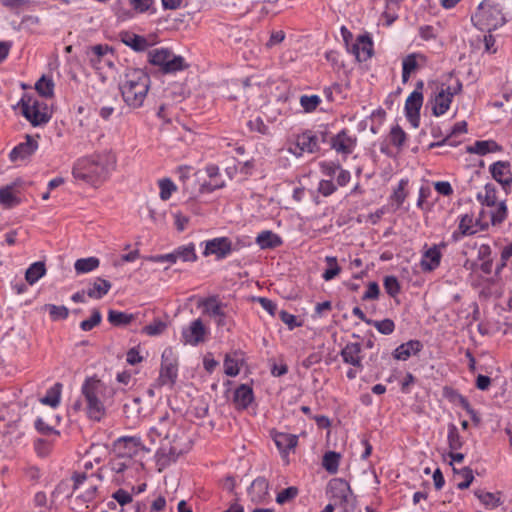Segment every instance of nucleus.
<instances>
[{
    "label": "nucleus",
    "instance_id": "774afa93",
    "mask_svg": "<svg viewBox=\"0 0 512 512\" xmlns=\"http://www.w3.org/2000/svg\"><path fill=\"white\" fill-rule=\"evenodd\" d=\"M166 327L167 325L165 322L159 319H155L152 323L144 327V332L149 336H156L161 334L166 329Z\"/></svg>",
    "mask_w": 512,
    "mask_h": 512
},
{
    "label": "nucleus",
    "instance_id": "bb28decb",
    "mask_svg": "<svg viewBox=\"0 0 512 512\" xmlns=\"http://www.w3.org/2000/svg\"><path fill=\"white\" fill-rule=\"evenodd\" d=\"M255 242L260 249L267 250L280 247L283 244V239L271 230H264L257 235Z\"/></svg>",
    "mask_w": 512,
    "mask_h": 512
},
{
    "label": "nucleus",
    "instance_id": "ddd939ff",
    "mask_svg": "<svg viewBox=\"0 0 512 512\" xmlns=\"http://www.w3.org/2000/svg\"><path fill=\"white\" fill-rule=\"evenodd\" d=\"M352 338L357 339L356 342H347L340 351V356L345 364L351 365L358 370L363 371L362 363V344L360 335L353 333Z\"/></svg>",
    "mask_w": 512,
    "mask_h": 512
},
{
    "label": "nucleus",
    "instance_id": "4c0bfd02",
    "mask_svg": "<svg viewBox=\"0 0 512 512\" xmlns=\"http://www.w3.org/2000/svg\"><path fill=\"white\" fill-rule=\"evenodd\" d=\"M21 200L14 194V185L0 187V204L5 208L18 206Z\"/></svg>",
    "mask_w": 512,
    "mask_h": 512
},
{
    "label": "nucleus",
    "instance_id": "f704fd0d",
    "mask_svg": "<svg viewBox=\"0 0 512 512\" xmlns=\"http://www.w3.org/2000/svg\"><path fill=\"white\" fill-rule=\"evenodd\" d=\"M175 255L178 260L182 262H196L198 260V256L196 253V246L193 242H190L185 245H180L174 249Z\"/></svg>",
    "mask_w": 512,
    "mask_h": 512
},
{
    "label": "nucleus",
    "instance_id": "bf43d9fd",
    "mask_svg": "<svg viewBox=\"0 0 512 512\" xmlns=\"http://www.w3.org/2000/svg\"><path fill=\"white\" fill-rule=\"evenodd\" d=\"M247 127L251 132H257L262 135L269 134V127L264 123L262 117L260 116H257L254 119H250L247 122Z\"/></svg>",
    "mask_w": 512,
    "mask_h": 512
},
{
    "label": "nucleus",
    "instance_id": "9d476101",
    "mask_svg": "<svg viewBox=\"0 0 512 512\" xmlns=\"http://www.w3.org/2000/svg\"><path fill=\"white\" fill-rule=\"evenodd\" d=\"M225 307H227V304L222 303L218 295L202 298L198 302V308L202 309V313L215 318V324L219 328L227 325V313L224 311Z\"/></svg>",
    "mask_w": 512,
    "mask_h": 512
},
{
    "label": "nucleus",
    "instance_id": "6e6d98bb",
    "mask_svg": "<svg viewBox=\"0 0 512 512\" xmlns=\"http://www.w3.org/2000/svg\"><path fill=\"white\" fill-rule=\"evenodd\" d=\"M33 505L36 508H41L40 512H51L53 506L44 491H38L34 494Z\"/></svg>",
    "mask_w": 512,
    "mask_h": 512
},
{
    "label": "nucleus",
    "instance_id": "338daca9",
    "mask_svg": "<svg viewBox=\"0 0 512 512\" xmlns=\"http://www.w3.org/2000/svg\"><path fill=\"white\" fill-rule=\"evenodd\" d=\"M507 213H508V210H507L506 203H505V201H501L498 204V207L496 208V210L494 212H492V214H491L492 224L496 225V224L502 223L506 219Z\"/></svg>",
    "mask_w": 512,
    "mask_h": 512
},
{
    "label": "nucleus",
    "instance_id": "39448f33",
    "mask_svg": "<svg viewBox=\"0 0 512 512\" xmlns=\"http://www.w3.org/2000/svg\"><path fill=\"white\" fill-rule=\"evenodd\" d=\"M148 62L159 68L162 74H175L188 68L185 58L169 48H155L148 52Z\"/></svg>",
    "mask_w": 512,
    "mask_h": 512
},
{
    "label": "nucleus",
    "instance_id": "393cba45",
    "mask_svg": "<svg viewBox=\"0 0 512 512\" xmlns=\"http://www.w3.org/2000/svg\"><path fill=\"white\" fill-rule=\"evenodd\" d=\"M442 254L439 246L433 245L426 250L420 261V267L423 272H432L440 266Z\"/></svg>",
    "mask_w": 512,
    "mask_h": 512
},
{
    "label": "nucleus",
    "instance_id": "c756f323",
    "mask_svg": "<svg viewBox=\"0 0 512 512\" xmlns=\"http://www.w3.org/2000/svg\"><path fill=\"white\" fill-rule=\"evenodd\" d=\"M121 40L126 46L136 52H143L149 47V43L144 36L132 32H124Z\"/></svg>",
    "mask_w": 512,
    "mask_h": 512
},
{
    "label": "nucleus",
    "instance_id": "13d9d810",
    "mask_svg": "<svg viewBox=\"0 0 512 512\" xmlns=\"http://www.w3.org/2000/svg\"><path fill=\"white\" fill-rule=\"evenodd\" d=\"M102 321V314L98 309H93L89 319L81 321L80 328L83 331H91L94 327L99 325Z\"/></svg>",
    "mask_w": 512,
    "mask_h": 512
},
{
    "label": "nucleus",
    "instance_id": "864d4df0",
    "mask_svg": "<svg viewBox=\"0 0 512 512\" xmlns=\"http://www.w3.org/2000/svg\"><path fill=\"white\" fill-rule=\"evenodd\" d=\"M369 325L374 326L377 329V331L383 335H390L395 330V323L393 320L389 318L380 321L371 319Z\"/></svg>",
    "mask_w": 512,
    "mask_h": 512
},
{
    "label": "nucleus",
    "instance_id": "e433bc0d",
    "mask_svg": "<svg viewBox=\"0 0 512 512\" xmlns=\"http://www.w3.org/2000/svg\"><path fill=\"white\" fill-rule=\"evenodd\" d=\"M484 190H485L484 194L479 192L476 195L477 201L482 206L494 207L496 205V203H497V196H496L497 189H496V186L493 183L489 182V183L485 184Z\"/></svg>",
    "mask_w": 512,
    "mask_h": 512
},
{
    "label": "nucleus",
    "instance_id": "69168bd1",
    "mask_svg": "<svg viewBox=\"0 0 512 512\" xmlns=\"http://www.w3.org/2000/svg\"><path fill=\"white\" fill-rule=\"evenodd\" d=\"M340 52L336 50H328L325 52V59L331 64L333 69L339 71L345 67L344 62L340 59Z\"/></svg>",
    "mask_w": 512,
    "mask_h": 512
},
{
    "label": "nucleus",
    "instance_id": "473e14b6",
    "mask_svg": "<svg viewBox=\"0 0 512 512\" xmlns=\"http://www.w3.org/2000/svg\"><path fill=\"white\" fill-rule=\"evenodd\" d=\"M46 274V266L43 261L32 263L25 272V280L28 284L33 285L38 282Z\"/></svg>",
    "mask_w": 512,
    "mask_h": 512
},
{
    "label": "nucleus",
    "instance_id": "4d7b16f0",
    "mask_svg": "<svg viewBox=\"0 0 512 512\" xmlns=\"http://www.w3.org/2000/svg\"><path fill=\"white\" fill-rule=\"evenodd\" d=\"M455 473H459L463 477V481L457 484L459 490H465L469 488L474 480L473 470L470 467H463L460 470L453 468Z\"/></svg>",
    "mask_w": 512,
    "mask_h": 512
},
{
    "label": "nucleus",
    "instance_id": "7ed1b4c3",
    "mask_svg": "<svg viewBox=\"0 0 512 512\" xmlns=\"http://www.w3.org/2000/svg\"><path fill=\"white\" fill-rule=\"evenodd\" d=\"M105 384L96 376L86 377L81 386V395L86 404V414L90 420L100 422L106 414L104 402L101 399Z\"/></svg>",
    "mask_w": 512,
    "mask_h": 512
},
{
    "label": "nucleus",
    "instance_id": "3c124183",
    "mask_svg": "<svg viewBox=\"0 0 512 512\" xmlns=\"http://www.w3.org/2000/svg\"><path fill=\"white\" fill-rule=\"evenodd\" d=\"M383 286L386 293L393 298L396 297L401 291L400 282L394 275L385 276L383 279Z\"/></svg>",
    "mask_w": 512,
    "mask_h": 512
},
{
    "label": "nucleus",
    "instance_id": "5701e85b",
    "mask_svg": "<svg viewBox=\"0 0 512 512\" xmlns=\"http://www.w3.org/2000/svg\"><path fill=\"white\" fill-rule=\"evenodd\" d=\"M423 349V343L417 339H411L396 347L392 353L393 358L400 361L408 360L412 355H417Z\"/></svg>",
    "mask_w": 512,
    "mask_h": 512
},
{
    "label": "nucleus",
    "instance_id": "ea45409f",
    "mask_svg": "<svg viewBox=\"0 0 512 512\" xmlns=\"http://www.w3.org/2000/svg\"><path fill=\"white\" fill-rule=\"evenodd\" d=\"M241 354L242 353L240 351H235L233 353V355H231V354L225 355L223 365H224V373L227 376L235 377L239 374V372H240L239 363L243 359L238 358V356Z\"/></svg>",
    "mask_w": 512,
    "mask_h": 512
},
{
    "label": "nucleus",
    "instance_id": "37998d69",
    "mask_svg": "<svg viewBox=\"0 0 512 512\" xmlns=\"http://www.w3.org/2000/svg\"><path fill=\"white\" fill-rule=\"evenodd\" d=\"M0 3L15 15L29 10L33 4L32 0H0Z\"/></svg>",
    "mask_w": 512,
    "mask_h": 512
},
{
    "label": "nucleus",
    "instance_id": "0e129e2a",
    "mask_svg": "<svg viewBox=\"0 0 512 512\" xmlns=\"http://www.w3.org/2000/svg\"><path fill=\"white\" fill-rule=\"evenodd\" d=\"M34 427L39 434L49 436L51 434L59 435L60 432L54 427L47 424L41 417H37L34 422Z\"/></svg>",
    "mask_w": 512,
    "mask_h": 512
},
{
    "label": "nucleus",
    "instance_id": "4468645a",
    "mask_svg": "<svg viewBox=\"0 0 512 512\" xmlns=\"http://www.w3.org/2000/svg\"><path fill=\"white\" fill-rule=\"evenodd\" d=\"M356 146L357 137L350 134L347 128H343L337 134H334L330 149L346 157L354 152Z\"/></svg>",
    "mask_w": 512,
    "mask_h": 512
},
{
    "label": "nucleus",
    "instance_id": "4be33fe9",
    "mask_svg": "<svg viewBox=\"0 0 512 512\" xmlns=\"http://www.w3.org/2000/svg\"><path fill=\"white\" fill-rule=\"evenodd\" d=\"M452 101L451 98L444 95V91H437L430 95L426 107H431L433 116L440 117L450 109Z\"/></svg>",
    "mask_w": 512,
    "mask_h": 512
},
{
    "label": "nucleus",
    "instance_id": "2eb2a0df",
    "mask_svg": "<svg viewBox=\"0 0 512 512\" xmlns=\"http://www.w3.org/2000/svg\"><path fill=\"white\" fill-rule=\"evenodd\" d=\"M424 101L423 94L418 92H411L407 97L404 105V114L407 121L413 128H418L420 125V110Z\"/></svg>",
    "mask_w": 512,
    "mask_h": 512
},
{
    "label": "nucleus",
    "instance_id": "b1692460",
    "mask_svg": "<svg viewBox=\"0 0 512 512\" xmlns=\"http://www.w3.org/2000/svg\"><path fill=\"white\" fill-rule=\"evenodd\" d=\"M254 399L253 389L248 384H241L234 391L233 402L238 410L247 409Z\"/></svg>",
    "mask_w": 512,
    "mask_h": 512
},
{
    "label": "nucleus",
    "instance_id": "a211bd4d",
    "mask_svg": "<svg viewBox=\"0 0 512 512\" xmlns=\"http://www.w3.org/2000/svg\"><path fill=\"white\" fill-rule=\"evenodd\" d=\"M39 144L31 135L25 136V141L20 142L9 153L12 162L23 161L30 158L38 150Z\"/></svg>",
    "mask_w": 512,
    "mask_h": 512
},
{
    "label": "nucleus",
    "instance_id": "a19ab883",
    "mask_svg": "<svg viewBox=\"0 0 512 512\" xmlns=\"http://www.w3.org/2000/svg\"><path fill=\"white\" fill-rule=\"evenodd\" d=\"M99 264L100 260L95 256L80 258L75 261L74 269L78 275L86 274L97 269Z\"/></svg>",
    "mask_w": 512,
    "mask_h": 512
},
{
    "label": "nucleus",
    "instance_id": "423d86ee",
    "mask_svg": "<svg viewBox=\"0 0 512 512\" xmlns=\"http://www.w3.org/2000/svg\"><path fill=\"white\" fill-rule=\"evenodd\" d=\"M17 106L21 107L22 115L33 127L43 126L52 118L47 104H43V111H40V101L29 94H23Z\"/></svg>",
    "mask_w": 512,
    "mask_h": 512
},
{
    "label": "nucleus",
    "instance_id": "412c9836",
    "mask_svg": "<svg viewBox=\"0 0 512 512\" xmlns=\"http://www.w3.org/2000/svg\"><path fill=\"white\" fill-rule=\"evenodd\" d=\"M141 440L135 436H123L114 442V449L119 457H132L137 454Z\"/></svg>",
    "mask_w": 512,
    "mask_h": 512
},
{
    "label": "nucleus",
    "instance_id": "c85d7f7f",
    "mask_svg": "<svg viewBox=\"0 0 512 512\" xmlns=\"http://www.w3.org/2000/svg\"><path fill=\"white\" fill-rule=\"evenodd\" d=\"M112 284L110 281L103 278H96L93 283H90L86 289L87 296L92 299H102L111 289Z\"/></svg>",
    "mask_w": 512,
    "mask_h": 512
},
{
    "label": "nucleus",
    "instance_id": "6e6552de",
    "mask_svg": "<svg viewBox=\"0 0 512 512\" xmlns=\"http://www.w3.org/2000/svg\"><path fill=\"white\" fill-rule=\"evenodd\" d=\"M178 378V359L174 355L173 349L167 347L161 355V367L157 379L160 386H169L172 388Z\"/></svg>",
    "mask_w": 512,
    "mask_h": 512
},
{
    "label": "nucleus",
    "instance_id": "5fc2aeb1",
    "mask_svg": "<svg viewBox=\"0 0 512 512\" xmlns=\"http://www.w3.org/2000/svg\"><path fill=\"white\" fill-rule=\"evenodd\" d=\"M408 185V179H401L398 186L394 189L391 199L396 203L397 208L401 207L406 199L405 187Z\"/></svg>",
    "mask_w": 512,
    "mask_h": 512
},
{
    "label": "nucleus",
    "instance_id": "0eeeda50",
    "mask_svg": "<svg viewBox=\"0 0 512 512\" xmlns=\"http://www.w3.org/2000/svg\"><path fill=\"white\" fill-rule=\"evenodd\" d=\"M200 245L204 246V250L202 252L204 257L214 255L215 259L218 261L226 259L233 252L239 251L242 247L239 241H237V243H233V241L226 236L215 237L202 241Z\"/></svg>",
    "mask_w": 512,
    "mask_h": 512
},
{
    "label": "nucleus",
    "instance_id": "6ab92c4d",
    "mask_svg": "<svg viewBox=\"0 0 512 512\" xmlns=\"http://www.w3.org/2000/svg\"><path fill=\"white\" fill-rule=\"evenodd\" d=\"M427 62V57L419 52L408 54L402 60V82L407 83L411 74L415 73Z\"/></svg>",
    "mask_w": 512,
    "mask_h": 512
},
{
    "label": "nucleus",
    "instance_id": "09e8293b",
    "mask_svg": "<svg viewBox=\"0 0 512 512\" xmlns=\"http://www.w3.org/2000/svg\"><path fill=\"white\" fill-rule=\"evenodd\" d=\"M45 309L48 311L52 321L65 320L69 316V309L64 305L47 304Z\"/></svg>",
    "mask_w": 512,
    "mask_h": 512
},
{
    "label": "nucleus",
    "instance_id": "f03ea898",
    "mask_svg": "<svg viewBox=\"0 0 512 512\" xmlns=\"http://www.w3.org/2000/svg\"><path fill=\"white\" fill-rule=\"evenodd\" d=\"M151 86L150 75L141 68L128 67L119 83L124 103L132 108H141Z\"/></svg>",
    "mask_w": 512,
    "mask_h": 512
},
{
    "label": "nucleus",
    "instance_id": "58836bf2",
    "mask_svg": "<svg viewBox=\"0 0 512 512\" xmlns=\"http://www.w3.org/2000/svg\"><path fill=\"white\" fill-rule=\"evenodd\" d=\"M55 84L50 76L42 75L35 83V90L44 98H52L54 96Z\"/></svg>",
    "mask_w": 512,
    "mask_h": 512
},
{
    "label": "nucleus",
    "instance_id": "603ef678",
    "mask_svg": "<svg viewBox=\"0 0 512 512\" xmlns=\"http://www.w3.org/2000/svg\"><path fill=\"white\" fill-rule=\"evenodd\" d=\"M320 103L321 98L318 95H302L300 97V105L306 113L315 111Z\"/></svg>",
    "mask_w": 512,
    "mask_h": 512
},
{
    "label": "nucleus",
    "instance_id": "cd10ccee",
    "mask_svg": "<svg viewBox=\"0 0 512 512\" xmlns=\"http://www.w3.org/2000/svg\"><path fill=\"white\" fill-rule=\"evenodd\" d=\"M475 497L485 506L486 509L493 510L503 504L501 500L502 493L500 491L496 493L486 492L482 489L474 490Z\"/></svg>",
    "mask_w": 512,
    "mask_h": 512
},
{
    "label": "nucleus",
    "instance_id": "7c9ffc66",
    "mask_svg": "<svg viewBox=\"0 0 512 512\" xmlns=\"http://www.w3.org/2000/svg\"><path fill=\"white\" fill-rule=\"evenodd\" d=\"M62 388L63 385L60 382H56L49 389H47L46 394L40 398V403L50 406L51 408H57L61 402Z\"/></svg>",
    "mask_w": 512,
    "mask_h": 512
},
{
    "label": "nucleus",
    "instance_id": "f8f14e48",
    "mask_svg": "<svg viewBox=\"0 0 512 512\" xmlns=\"http://www.w3.org/2000/svg\"><path fill=\"white\" fill-rule=\"evenodd\" d=\"M327 497L335 502V505L346 507L349 496L352 495L350 484L343 478L331 479L326 488Z\"/></svg>",
    "mask_w": 512,
    "mask_h": 512
},
{
    "label": "nucleus",
    "instance_id": "aec40b11",
    "mask_svg": "<svg viewBox=\"0 0 512 512\" xmlns=\"http://www.w3.org/2000/svg\"><path fill=\"white\" fill-rule=\"evenodd\" d=\"M272 437L283 459L288 458L290 452L298 445V436L295 434L275 432Z\"/></svg>",
    "mask_w": 512,
    "mask_h": 512
},
{
    "label": "nucleus",
    "instance_id": "2f4dec72",
    "mask_svg": "<svg viewBox=\"0 0 512 512\" xmlns=\"http://www.w3.org/2000/svg\"><path fill=\"white\" fill-rule=\"evenodd\" d=\"M107 319L109 323L115 327H125L135 319V315L132 313L110 309L108 311Z\"/></svg>",
    "mask_w": 512,
    "mask_h": 512
},
{
    "label": "nucleus",
    "instance_id": "c9c22d12",
    "mask_svg": "<svg viewBox=\"0 0 512 512\" xmlns=\"http://www.w3.org/2000/svg\"><path fill=\"white\" fill-rule=\"evenodd\" d=\"M447 443L451 451L460 450L465 443L454 423H448L447 425Z\"/></svg>",
    "mask_w": 512,
    "mask_h": 512
},
{
    "label": "nucleus",
    "instance_id": "e2e57ef3",
    "mask_svg": "<svg viewBox=\"0 0 512 512\" xmlns=\"http://www.w3.org/2000/svg\"><path fill=\"white\" fill-rule=\"evenodd\" d=\"M192 171L193 168L187 165L179 166L176 169V175L178 176L179 181L182 183L183 189L186 191L189 188L188 182L192 176Z\"/></svg>",
    "mask_w": 512,
    "mask_h": 512
},
{
    "label": "nucleus",
    "instance_id": "a18cd8bd",
    "mask_svg": "<svg viewBox=\"0 0 512 512\" xmlns=\"http://www.w3.org/2000/svg\"><path fill=\"white\" fill-rule=\"evenodd\" d=\"M390 143L395 146L398 150H401L404 143L407 140L406 132L397 124L391 127L389 133Z\"/></svg>",
    "mask_w": 512,
    "mask_h": 512
},
{
    "label": "nucleus",
    "instance_id": "052dcab7",
    "mask_svg": "<svg viewBox=\"0 0 512 512\" xmlns=\"http://www.w3.org/2000/svg\"><path fill=\"white\" fill-rule=\"evenodd\" d=\"M298 495V488L294 486L287 487L279 492L276 496V502L283 505L293 500Z\"/></svg>",
    "mask_w": 512,
    "mask_h": 512
},
{
    "label": "nucleus",
    "instance_id": "de8ad7c7",
    "mask_svg": "<svg viewBox=\"0 0 512 512\" xmlns=\"http://www.w3.org/2000/svg\"><path fill=\"white\" fill-rule=\"evenodd\" d=\"M312 130L314 132V135L317 136V142L319 145L322 143L328 144L329 147L331 146L334 134L332 133L330 126L328 124H321L317 128Z\"/></svg>",
    "mask_w": 512,
    "mask_h": 512
},
{
    "label": "nucleus",
    "instance_id": "680f3d73",
    "mask_svg": "<svg viewBox=\"0 0 512 512\" xmlns=\"http://www.w3.org/2000/svg\"><path fill=\"white\" fill-rule=\"evenodd\" d=\"M154 0H130V5L138 13L150 12L154 13Z\"/></svg>",
    "mask_w": 512,
    "mask_h": 512
},
{
    "label": "nucleus",
    "instance_id": "49530a36",
    "mask_svg": "<svg viewBox=\"0 0 512 512\" xmlns=\"http://www.w3.org/2000/svg\"><path fill=\"white\" fill-rule=\"evenodd\" d=\"M361 62H365L373 56V41L368 34L359 35Z\"/></svg>",
    "mask_w": 512,
    "mask_h": 512
},
{
    "label": "nucleus",
    "instance_id": "8fccbe9b",
    "mask_svg": "<svg viewBox=\"0 0 512 512\" xmlns=\"http://www.w3.org/2000/svg\"><path fill=\"white\" fill-rule=\"evenodd\" d=\"M158 186L160 189V199L166 201L171 198L172 193L177 190V186L170 178H163L158 181Z\"/></svg>",
    "mask_w": 512,
    "mask_h": 512
},
{
    "label": "nucleus",
    "instance_id": "dca6fc26",
    "mask_svg": "<svg viewBox=\"0 0 512 512\" xmlns=\"http://www.w3.org/2000/svg\"><path fill=\"white\" fill-rule=\"evenodd\" d=\"M207 329L200 318L193 320L188 327L181 331V341L185 345L197 346L204 342Z\"/></svg>",
    "mask_w": 512,
    "mask_h": 512
},
{
    "label": "nucleus",
    "instance_id": "20e7f679",
    "mask_svg": "<svg viewBox=\"0 0 512 512\" xmlns=\"http://www.w3.org/2000/svg\"><path fill=\"white\" fill-rule=\"evenodd\" d=\"M503 9V5L496 0H483L471 20L479 30L491 32L507 22Z\"/></svg>",
    "mask_w": 512,
    "mask_h": 512
},
{
    "label": "nucleus",
    "instance_id": "9b49d317",
    "mask_svg": "<svg viewBox=\"0 0 512 512\" xmlns=\"http://www.w3.org/2000/svg\"><path fill=\"white\" fill-rule=\"evenodd\" d=\"M321 151V147L317 142V136L314 135L312 129H306L295 136L294 147L289 148V152L296 157H301L305 153L316 154Z\"/></svg>",
    "mask_w": 512,
    "mask_h": 512
},
{
    "label": "nucleus",
    "instance_id": "f257e3e1",
    "mask_svg": "<svg viewBox=\"0 0 512 512\" xmlns=\"http://www.w3.org/2000/svg\"><path fill=\"white\" fill-rule=\"evenodd\" d=\"M113 164L110 153H94L78 158L73 164L72 175L77 181L97 186L108 178Z\"/></svg>",
    "mask_w": 512,
    "mask_h": 512
},
{
    "label": "nucleus",
    "instance_id": "1a4fd4ad",
    "mask_svg": "<svg viewBox=\"0 0 512 512\" xmlns=\"http://www.w3.org/2000/svg\"><path fill=\"white\" fill-rule=\"evenodd\" d=\"M86 56L89 64L96 71H101L105 67H114V52L112 47L108 44H97L88 47Z\"/></svg>",
    "mask_w": 512,
    "mask_h": 512
},
{
    "label": "nucleus",
    "instance_id": "f3484780",
    "mask_svg": "<svg viewBox=\"0 0 512 512\" xmlns=\"http://www.w3.org/2000/svg\"><path fill=\"white\" fill-rule=\"evenodd\" d=\"M489 172L492 178L502 186L506 193H508L512 187L510 162L498 160L489 166Z\"/></svg>",
    "mask_w": 512,
    "mask_h": 512
},
{
    "label": "nucleus",
    "instance_id": "c03bdc74",
    "mask_svg": "<svg viewBox=\"0 0 512 512\" xmlns=\"http://www.w3.org/2000/svg\"><path fill=\"white\" fill-rule=\"evenodd\" d=\"M325 262L326 268L322 273V278L325 281H331L341 272V267L339 266L335 256H326Z\"/></svg>",
    "mask_w": 512,
    "mask_h": 512
},
{
    "label": "nucleus",
    "instance_id": "a878e982",
    "mask_svg": "<svg viewBox=\"0 0 512 512\" xmlns=\"http://www.w3.org/2000/svg\"><path fill=\"white\" fill-rule=\"evenodd\" d=\"M466 151L470 154L484 156L489 153L502 152L503 147L495 140H477L473 145L467 146Z\"/></svg>",
    "mask_w": 512,
    "mask_h": 512
},
{
    "label": "nucleus",
    "instance_id": "72a5a7b5",
    "mask_svg": "<svg viewBox=\"0 0 512 512\" xmlns=\"http://www.w3.org/2000/svg\"><path fill=\"white\" fill-rule=\"evenodd\" d=\"M249 494L253 495V499L257 498L258 500L264 499L269 493V482L263 477L259 476L253 480L248 490Z\"/></svg>",
    "mask_w": 512,
    "mask_h": 512
},
{
    "label": "nucleus",
    "instance_id": "79ce46f5",
    "mask_svg": "<svg viewBox=\"0 0 512 512\" xmlns=\"http://www.w3.org/2000/svg\"><path fill=\"white\" fill-rule=\"evenodd\" d=\"M341 454L336 451H327L322 458V467L331 475L336 474L339 469Z\"/></svg>",
    "mask_w": 512,
    "mask_h": 512
}]
</instances>
